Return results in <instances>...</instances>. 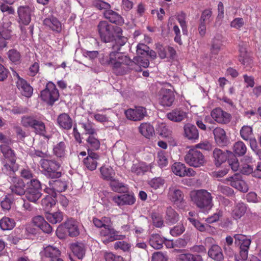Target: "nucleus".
Returning a JSON list of instances; mask_svg holds the SVG:
<instances>
[{
  "instance_id": "nucleus-1",
  "label": "nucleus",
  "mask_w": 261,
  "mask_h": 261,
  "mask_svg": "<svg viewBox=\"0 0 261 261\" xmlns=\"http://www.w3.org/2000/svg\"><path fill=\"white\" fill-rule=\"evenodd\" d=\"M116 44L112 45V50L110 52L109 57L103 54L99 55L100 63L105 66L109 65L117 75H123L126 73V69L124 68V64L132 63L129 58L123 55L119 51L121 47L126 42L125 38H118L116 40Z\"/></svg>"
},
{
  "instance_id": "nucleus-2",
  "label": "nucleus",
  "mask_w": 261,
  "mask_h": 261,
  "mask_svg": "<svg viewBox=\"0 0 261 261\" xmlns=\"http://www.w3.org/2000/svg\"><path fill=\"white\" fill-rule=\"evenodd\" d=\"M21 124L25 127H30L34 132L45 139H49L50 136L47 134L45 123L34 116H23L21 119Z\"/></svg>"
},
{
  "instance_id": "nucleus-3",
  "label": "nucleus",
  "mask_w": 261,
  "mask_h": 261,
  "mask_svg": "<svg viewBox=\"0 0 261 261\" xmlns=\"http://www.w3.org/2000/svg\"><path fill=\"white\" fill-rule=\"evenodd\" d=\"M192 201L198 208L203 211L211 209L213 204L211 194L205 190L193 191L190 193Z\"/></svg>"
},
{
  "instance_id": "nucleus-4",
  "label": "nucleus",
  "mask_w": 261,
  "mask_h": 261,
  "mask_svg": "<svg viewBox=\"0 0 261 261\" xmlns=\"http://www.w3.org/2000/svg\"><path fill=\"white\" fill-rule=\"evenodd\" d=\"M39 163L42 173L47 178L53 179L61 176L62 172L60 171L61 165L57 161L43 159Z\"/></svg>"
},
{
  "instance_id": "nucleus-5",
  "label": "nucleus",
  "mask_w": 261,
  "mask_h": 261,
  "mask_svg": "<svg viewBox=\"0 0 261 261\" xmlns=\"http://www.w3.org/2000/svg\"><path fill=\"white\" fill-rule=\"evenodd\" d=\"M59 238H63V234H68L70 237H75L79 235V223L74 219H68L63 224H61L57 229Z\"/></svg>"
},
{
  "instance_id": "nucleus-6",
  "label": "nucleus",
  "mask_w": 261,
  "mask_h": 261,
  "mask_svg": "<svg viewBox=\"0 0 261 261\" xmlns=\"http://www.w3.org/2000/svg\"><path fill=\"white\" fill-rule=\"evenodd\" d=\"M41 191L40 181L37 179H32L24 195L29 202L36 203L42 196Z\"/></svg>"
},
{
  "instance_id": "nucleus-7",
  "label": "nucleus",
  "mask_w": 261,
  "mask_h": 261,
  "mask_svg": "<svg viewBox=\"0 0 261 261\" xmlns=\"http://www.w3.org/2000/svg\"><path fill=\"white\" fill-rule=\"evenodd\" d=\"M185 161L190 166L194 168L203 166L206 163V160L203 153L195 149L189 150L185 156Z\"/></svg>"
},
{
  "instance_id": "nucleus-8",
  "label": "nucleus",
  "mask_w": 261,
  "mask_h": 261,
  "mask_svg": "<svg viewBox=\"0 0 261 261\" xmlns=\"http://www.w3.org/2000/svg\"><path fill=\"white\" fill-rule=\"evenodd\" d=\"M97 30L101 40L110 43V47H112L114 40V26L106 21H100L97 25Z\"/></svg>"
},
{
  "instance_id": "nucleus-9",
  "label": "nucleus",
  "mask_w": 261,
  "mask_h": 261,
  "mask_svg": "<svg viewBox=\"0 0 261 261\" xmlns=\"http://www.w3.org/2000/svg\"><path fill=\"white\" fill-rule=\"evenodd\" d=\"M40 97L42 100L49 105L53 106L58 100L59 93L56 85L49 82L46 85L45 89L41 91Z\"/></svg>"
},
{
  "instance_id": "nucleus-10",
  "label": "nucleus",
  "mask_w": 261,
  "mask_h": 261,
  "mask_svg": "<svg viewBox=\"0 0 261 261\" xmlns=\"http://www.w3.org/2000/svg\"><path fill=\"white\" fill-rule=\"evenodd\" d=\"M101 241L105 244L118 240H123L126 238L125 235L119 234V232L115 230L109 224L108 227L102 229L100 231Z\"/></svg>"
},
{
  "instance_id": "nucleus-11",
  "label": "nucleus",
  "mask_w": 261,
  "mask_h": 261,
  "mask_svg": "<svg viewBox=\"0 0 261 261\" xmlns=\"http://www.w3.org/2000/svg\"><path fill=\"white\" fill-rule=\"evenodd\" d=\"M168 198L179 208H182L185 206L184 193L176 186L172 185L169 187Z\"/></svg>"
},
{
  "instance_id": "nucleus-12",
  "label": "nucleus",
  "mask_w": 261,
  "mask_h": 261,
  "mask_svg": "<svg viewBox=\"0 0 261 261\" xmlns=\"http://www.w3.org/2000/svg\"><path fill=\"white\" fill-rule=\"evenodd\" d=\"M132 63L124 64V68L126 69V73L129 70H135L137 72L141 71V67L147 68L149 65V60L142 57H136L133 60L129 59Z\"/></svg>"
},
{
  "instance_id": "nucleus-13",
  "label": "nucleus",
  "mask_w": 261,
  "mask_h": 261,
  "mask_svg": "<svg viewBox=\"0 0 261 261\" xmlns=\"http://www.w3.org/2000/svg\"><path fill=\"white\" fill-rule=\"evenodd\" d=\"M34 7L29 6H20L17 10L18 22L20 24L28 25L31 20Z\"/></svg>"
},
{
  "instance_id": "nucleus-14",
  "label": "nucleus",
  "mask_w": 261,
  "mask_h": 261,
  "mask_svg": "<svg viewBox=\"0 0 261 261\" xmlns=\"http://www.w3.org/2000/svg\"><path fill=\"white\" fill-rule=\"evenodd\" d=\"M124 114L127 119L134 121H140L147 115L146 108L140 106L128 109L125 111Z\"/></svg>"
},
{
  "instance_id": "nucleus-15",
  "label": "nucleus",
  "mask_w": 261,
  "mask_h": 261,
  "mask_svg": "<svg viewBox=\"0 0 261 261\" xmlns=\"http://www.w3.org/2000/svg\"><path fill=\"white\" fill-rule=\"evenodd\" d=\"M8 180L11 184L10 189L13 194L19 196L24 194L25 184L22 179L16 176Z\"/></svg>"
},
{
  "instance_id": "nucleus-16",
  "label": "nucleus",
  "mask_w": 261,
  "mask_h": 261,
  "mask_svg": "<svg viewBox=\"0 0 261 261\" xmlns=\"http://www.w3.org/2000/svg\"><path fill=\"white\" fill-rule=\"evenodd\" d=\"M159 102L164 107H170L175 99L173 92L165 88L161 89L159 92Z\"/></svg>"
},
{
  "instance_id": "nucleus-17",
  "label": "nucleus",
  "mask_w": 261,
  "mask_h": 261,
  "mask_svg": "<svg viewBox=\"0 0 261 261\" xmlns=\"http://www.w3.org/2000/svg\"><path fill=\"white\" fill-rule=\"evenodd\" d=\"M9 28V23L0 25V49L6 47L9 41L13 39L12 31Z\"/></svg>"
},
{
  "instance_id": "nucleus-18",
  "label": "nucleus",
  "mask_w": 261,
  "mask_h": 261,
  "mask_svg": "<svg viewBox=\"0 0 261 261\" xmlns=\"http://www.w3.org/2000/svg\"><path fill=\"white\" fill-rule=\"evenodd\" d=\"M211 115L215 121L220 124H228L230 121L231 118L230 114L224 111L219 108L214 109L211 112Z\"/></svg>"
},
{
  "instance_id": "nucleus-19",
  "label": "nucleus",
  "mask_w": 261,
  "mask_h": 261,
  "mask_svg": "<svg viewBox=\"0 0 261 261\" xmlns=\"http://www.w3.org/2000/svg\"><path fill=\"white\" fill-rule=\"evenodd\" d=\"M230 181V185L240 191L246 192L248 191V187L244 180L242 179V175L239 173H236L233 175L227 178Z\"/></svg>"
},
{
  "instance_id": "nucleus-20",
  "label": "nucleus",
  "mask_w": 261,
  "mask_h": 261,
  "mask_svg": "<svg viewBox=\"0 0 261 261\" xmlns=\"http://www.w3.org/2000/svg\"><path fill=\"white\" fill-rule=\"evenodd\" d=\"M112 199L119 206L124 205H132L136 201L134 194L128 193L114 196Z\"/></svg>"
},
{
  "instance_id": "nucleus-21",
  "label": "nucleus",
  "mask_w": 261,
  "mask_h": 261,
  "mask_svg": "<svg viewBox=\"0 0 261 261\" xmlns=\"http://www.w3.org/2000/svg\"><path fill=\"white\" fill-rule=\"evenodd\" d=\"M49 188L46 189V192L49 193L51 191L53 194L56 196V192H62L67 189V184L65 181L61 180H51L48 182Z\"/></svg>"
},
{
  "instance_id": "nucleus-22",
  "label": "nucleus",
  "mask_w": 261,
  "mask_h": 261,
  "mask_svg": "<svg viewBox=\"0 0 261 261\" xmlns=\"http://www.w3.org/2000/svg\"><path fill=\"white\" fill-rule=\"evenodd\" d=\"M18 80L16 82V86L21 94L27 97H30L33 94V89L24 79L17 74Z\"/></svg>"
},
{
  "instance_id": "nucleus-23",
  "label": "nucleus",
  "mask_w": 261,
  "mask_h": 261,
  "mask_svg": "<svg viewBox=\"0 0 261 261\" xmlns=\"http://www.w3.org/2000/svg\"><path fill=\"white\" fill-rule=\"evenodd\" d=\"M184 135L189 140L196 142L199 138V132L196 126L187 123L184 126Z\"/></svg>"
},
{
  "instance_id": "nucleus-24",
  "label": "nucleus",
  "mask_w": 261,
  "mask_h": 261,
  "mask_svg": "<svg viewBox=\"0 0 261 261\" xmlns=\"http://www.w3.org/2000/svg\"><path fill=\"white\" fill-rule=\"evenodd\" d=\"M99 159L97 153L89 150L88 156L84 160V164L89 170L93 171L96 168Z\"/></svg>"
},
{
  "instance_id": "nucleus-25",
  "label": "nucleus",
  "mask_w": 261,
  "mask_h": 261,
  "mask_svg": "<svg viewBox=\"0 0 261 261\" xmlns=\"http://www.w3.org/2000/svg\"><path fill=\"white\" fill-rule=\"evenodd\" d=\"M41 253L43 256L48 258L49 261L55 260L61 255V252L58 248L50 245L45 247Z\"/></svg>"
},
{
  "instance_id": "nucleus-26",
  "label": "nucleus",
  "mask_w": 261,
  "mask_h": 261,
  "mask_svg": "<svg viewBox=\"0 0 261 261\" xmlns=\"http://www.w3.org/2000/svg\"><path fill=\"white\" fill-rule=\"evenodd\" d=\"M213 132L217 144L220 146H225L227 144L228 139L224 129L217 127L213 129Z\"/></svg>"
},
{
  "instance_id": "nucleus-27",
  "label": "nucleus",
  "mask_w": 261,
  "mask_h": 261,
  "mask_svg": "<svg viewBox=\"0 0 261 261\" xmlns=\"http://www.w3.org/2000/svg\"><path fill=\"white\" fill-rule=\"evenodd\" d=\"M167 117L170 120L179 122L187 117V114L180 108H176L167 114Z\"/></svg>"
},
{
  "instance_id": "nucleus-28",
  "label": "nucleus",
  "mask_w": 261,
  "mask_h": 261,
  "mask_svg": "<svg viewBox=\"0 0 261 261\" xmlns=\"http://www.w3.org/2000/svg\"><path fill=\"white\" fill-rule=\"evenodd\" d=\"M103 16L106 19L112 23L120 25L124 23V20L122 16L112 10H105L103 12Z\"/></svg>"
},
{
  "instance_id": "nucleus-29",
  "label": "nucleus",
  "mask_w": 261,
  "mask_h": 261,
  "mask_svg": "<svg viewBox=\"0 0 261 261\" xmlns=\"http://www.w3.org/2000/svg\"><path fill=\"white\" fill-rule=\"evenodd\" d=\"M208 256L215 261H223L224 259L221 248L216 244L211 246L207 252Z\"/></svg>"
},
{
  "instance_id": "nucleus-30",
  "label": "nucleus",
  "mask_w": 261,
  "mask_h": 261,
  "mask_svg": "<svg viewBox=\"0 0 261 261\" xmlns=\"http://www.w3.org/2000/svg\"><path fill=\"white\" fill-rule=\"evenodd\" d=\"M57 122L59 126L64 129H70L72 126V119L66 113L59 115L57 118Z\"/></svg>"
},
{
  "instance_id": "nucleus-31",
  "label": "nucleus",
  "mask_w": 261,
  "mask_h": 261,
  "mask_svg": "<svg viewBox=\"0 0 261 261\" xmlns=\"http://www.w3.org/2000/svg\"><path fill=\"white\" fill-rule=\"evenodd\" d=\"M166 241V239L158 233L151 234L148 239L149 245L155 249H161Z\"/></svg>"
},
{
  "instance_id": "nucleus-32",
  "label": "nucleus",
  "mask_w": 261,
  "mask_h": 261,
  "mask_svg": "<svg viewBox=\"0 0 261 261\" xmlns=\"http://www.w3.org/2000/svg\"><path fill=\"white\" fill-rule=\"evenodd\" d=\"M179 220V215L171 206L167 207L165 211V222L168 225L175 224Z\"/></svg>"
},
{
  "instance_id": "nucleus-33",
  "label": "nucleus",
  "mask_w": 261,
  "mask_h": 261,
  "mask_svg": "<svg viewBox=\"0 0 261 261\" xmlns=\"http://www.w3.org/2000/svg\"><path fill=\"white\" fill-rule=\"evenodd\" d=\"M3 166L2 168L3 172L9 176L8 179H11L13 177H16L15 172L17 170L18 167L16 164H10L5 160L3 161Z\"/></svg>"
},
{
  "instance_id": "nucleus-34",
  "label": "nucleus",
  "mask_w": 261,
  "mask_h": 261,
  "mask_svg": "<svg viewBox=\"0 0 261 261\" xmlns=\"http://www.w3.org/2000/svg\"><path fill=\"white\" fill-rule=\"evenodd\" d=\"M0 149L5 158L8 159L11 164L16 163V158L14 151L9 145H1Z\"/></svg>"
},
{
  "instance_id": "nucleus-35",
  "label": "nucleus",
  "mask_w": 261,
  "mask_h": 261,
  "mask_svg": "<svg viewBox=\"0 0 261 261\" xmlns=\"http://www.w3.org/2000/svg\"><path fill=\"white\" fill-rule=\"evenodd\" d=\"M70 248L73 254L79 259L84 258L86 253V247L84 244L76 242L73 243L70 246Z\"/></svg>"
},
{
  "instance_id": "nucleus-36",
  "label": "nucleus",
  "mask_w": 261,
  "mask_h": 261,
  "mask_svg": "<svg viewBox=\"0 0 261 261\" xmlns=\"http://www.w3.org/2000/svg\"><path fill=\"white\" fill-rule=\"evenodd\" d=\"M43 24L54 31L60 32L61 31V23L56 17H50L45 18L43 20Z\"/></svg>"
},
{
  "instance_id": "nucleus-37",
  "label": "nucleus",
  "mask_w": 261,
  "mask_h": 261,
  "mask_svg": "<svg viewBox=\"0 0 261 261\" xmlns=\"http://www.w3.org/2000/svg\"><path fill=\"white\" fill-rule=\"evenodd\" d=\"M246 210L247 207L244 203H238L233 207L231 216L234 219L238 220L245 215Z\"/></svg>"
},
{
  "instance_id": "nucleus-38",
  "label": "nucleus",
  "mask_w": 261,
  "mask_h": 261,
  "mask_svg": "<svg viewBox=\"0 0 261 261\" xmlns=\"http://www.w3.org/2000/svg\"><path fill=\"white\" fill-rule=\"evenodd\" d=\"M214 162L217 167H219L227 160V154L222 150L215 148L213 151Z\"/></svg>"
},
{
  "instance_id": "nucleus-39",
  "label": "nucleus",
  "mask_w": 261,
  "mask_h": 261,
  "mask_svg": "<svg viewBox=\"0 0 261 261\" xmlns=\"http://www.w3.org/2000/svg\"><path fill=\"white\" fill-rule=\"evenodd\" d=\"M177 261H203L200 255L191 253H180L176 256Z\"/></svg>"
},
{
  "instance_id": "nucleus-40",
  "label": "nucleus",
  "mask_w": 261,
  "mask_h": 261,
  "mask_svg": "<svg viewBox=\"0 0 261 261\" xmlns=\"http://www.w3.org/2000/svg\"><path fill=\"white\" fill-rule=\"evenodd\" d=\"M139 132L145 137L150 138L154 133L153 127L148 123H142L139 127Z\"/></svg>"
},
{
  "instance_id": "nucleus-41",
  "label": "nucleus",
  "mask_w": 261,
  "mask_h": 261,
  "mask_svg": "<svg viewBox=\"0 0 261 261\" xmlns=\"http://www.w3.org/2000/svg\"><path fill=\"white\" fill-rule=\"evenodd\" d=\"M110 185L112 190L116 192L126 193L128 191V188L125 185L114 178L110 180Z\"/></svg>"
},
{
  "instance_id": "nucleus-42",
  "label": "nucleus",
  "mask_w": 261,
  "mask_h": 261,
  "mask_svg": "<svg viewBox=\"0 0 261 261\" xmlns=\"http://www.w3.org/2000/svg\"><path fill=\"white\" fill-rule=\"evenodd\" d=\"M88 152L98 150L100 147V141L94 135L89 136L86 140Z\"/></svg>"
},
{
  "instance_id": "nucleus-43",
  "label": "nucleus",
  "mask_w": 261,
  "mask_h": 261,
  "mask_svg": "<svg viewBox=\"0 0 261 261\" xmlns=\"http://www.w3.org/2000/svg\"><path fill=\"white\" fill-rule=\"evenodd\" d=\"M54 154L58 158H64L66 154V145L64 142L61 141L54 145Z\"/></svg>"
},
{
  "instance_id": "nucleus-44",
  "label": "nucleus",
  "mask_w": 261,
  "mask_h": 261,
  "mask_svg": "<svg viewBox=\"0 0 261 261\" xmlns=\"http://www.w3.org/2000/svg\"><path fill=\"white\" fill-rule=\"evenodd\" d=\"M56 196L46 195L41 200V205L43 208L46 211H49L56 204Z\"/></svg>"
},
{
  "instance_id": "nucleus-45",
  "label": "nucleus",
  "mask_w": 261,
  "mask_h": 261,
  "mask_svg": "<svg viewBox=\"0 0 261 261\" xmlns=\"http://www.w3.org/2000/svg\"><path fill=\"white\" fill-rule=\"evenodd\" d=\"M15 225L14 219L9 217H4L0 220V228L3 230H9L12 229Z\"/></svg>"
},
{
  "instance_id": "nucleus-46",
  "label": "nucleus",
  "mask_w": 261,
  "mask_h": 261,
  "mask_svg": "<svg viewBox=\"0 0 261 261\" xmlns=\"http://www.w3.org/2000/svg\"><path fill=\"white\" fill-rule=\"evenodd\" d=\"M172 172L177 176L185 177L186 173V165L180 162L174 163L172 166Z\"/></svg>"
},
{
  "instance_id": "nucleus-47",
  "label": "nucleus",
  "mask_w": 261,
  "mask_h": 261,
  "mask_svg": "<svg viewBox=\"0 0 261 261\" xmlns=\"http://www.w3.org/2000/svg\"><path fill=\"white\" fill-rule=\"evenodd\" d=\"M45 217L46 219L52 224L60 223L63 219V214L61 212L46 213Z\"/></svg>"
},
{
  "instance_id": "nucleus-48",
  "label": "nucleus",
  "mask_w": 261,
  "mask_h": 261,
  "mask_svg": "<svg viewBox=\"0 0 261 261\" xmlns=\"http://www.w3.org/2000/svg\"><path fill=\"white\" fill-rule=\"evenodd\" d=\"M156 161L160 168H163L167 167L168 164L167 153L163 150L159 151L157 154Z\"/></svg>"
},
{
  "instance_id": "nucleus-49",
  "label": "nucleus",
  "mask_w": 261,
  "mask_h": 261,
  "mask_svg": "<svg viewBox=\"0 0 261 261\" xmlns=\"http://www.w3.org/2000/svg\"><path fill=\"white\" fill-rule=\"evenodd\" d=\"M247 151L245 144L242 141L236 142L233 146V151L236 155L243 156Z\"/></svg>"
},
{
  "instance_id": "nucleus-50",
  "label": "nucleus",
  "mask_w": 261,
  "mask_h": 261,
  "mask_svg": "<svg viewBox=\"0 0 261 261\" xmlns=\"http://www.w3.org/2000/svg\"><path fill=\"white\" fill-rule=\"evenodd\" d=\"M14 202V197L12 194L6 195L1 202V207L4 211H9Z\"/></svg>"
},
{
  "instance_id": "nucleus-51",
  "label": "nucleus",
  "mask_w": 261,
  "mask_h": 261,
  "mask_svg": "<svg viewBox=\"0 0 261 261\" xmlns=\"http://www.w3.org/2000/svg\"><path fill=\"white\" fill-rule=\"evenodd\" d=\"M153 225L156 228H162L164 226V221L161 215L157 213L150 214Z\"/></svg>"
},
{
  "instance_id": "nucleus-52",
  "label": "nucleus",
  "mask_w": 261,
  "mask_h": 261,
  "mask_svg": "<svg viewBox=\"0 0 261 261\" xmlns=\"http://www.w3.org/2000/svg\"><path fill=\"white\" fill-rule=\"evenodd\" d=\"M79 125L84 129L86 134H88L90 136L96 135L93 123L87 121L85 122H80Z\"/></svg>"
},
{
  "instance_id": "nucleus-53",
  "label": "nucleus",
  "mask_w": 261,
  "mask_h": 261,
  "mask_svg": "<svg viewBox=\"0 0 261 261\" xmlns=\"http://www.w3.org/2000/svg\"><path fill=\"white\" fill-rule=\"evenodd\" d=\"M100 171L101 176L104 179L111 180L114 178L115 172L113 169L110 167H101L100 169Z\"/></svg>"
},
{
  "instance_id": "nucleus-54",
  "label": "nucleus",
  "mask_w": 261,
  "mask_h": 261,
  "mask_svg": "<svg viewBox=\"0 0 261 261\" xmlns=\"http://www.w3.org/2000/svg\"><path fill=\"white\" fill-rule=\"evenodd\" d=\"M148 170V167L144 163L134 164L131 168L132 172L137 175L144 173Z\"/></svg>"
},
{
  "instance_id": "nucleus-55",
  "label": "nucleus",
  "mask_w": 261,
  "mask_h": 261,
  "mask_svg": "<svg viewBox=\"0 0 261 261\" xmlns=\"http://www.w3.org/2000/svg\"><path fill=\"white\" fill-rule=\"evenodd\" d=\"M93 223L97 227L105 228L107 226H109V224H111V220L108 217H103L101 219L94 218Z\"/></svg>"
},
{
  "instance_id": "nucleus-56",
  "label": "nucleus",
  "mask_w": 261,
  "mask_h": 261,
  "mask_svg": "<svg viewBox=\"0 0 261 261\" xmlns=\"http://www.w3.org/2000/svg\"><path fill=\"white\" fill-rule=\"evenodd\" d=\"M8 57L10 60L15 64H18L20 61L21 55L20 53L15 49H12L8 51Z\"/></svg>"
},
{
  "instance_id": "nucleus-57",
  "label": "nucleus",
  "mask_w": 261,
  "mask_h": 261,
  "mask_svg": "<svg viewBox=\"0 0 261 261\" xmlns=\"http://www.w3.org/2000/svg\"><path fill=\"white\" fill-rule=\"evenodd\" d=\"M186 14L182 12L179 15L177 16V19L181 28L183 34L187 35L188 29L187 23L186 21Z\"/></svg>"
},
{
  "instance_id": "nucleus-58",
  "label": "nucleus",
  "mask_w": 261,
  "mask_h": 261,
  "mask_svg": "<svg viewBox=\"0 0 261 261\" xmlns=\"http://www.w3.org/2000/svg\"><path fill=\"white\" fill-rule=\"evenodd\" d=\"M252 134V128L250 126L244 125L240 130V135L244 140H248Z\"/></svg>"
},
{
  "instance_id": "nucleus-59",
  "label": "nucleus",
  "mask_w": 261,
  "mask_h": 261,
  "mask_svg": "<svg viewBox=\"0 0 261 261\" xmlns=\"http://www.w3.org/2000/svg\"><path fill=\"white\" fill-rule=\"evenodd\" d=\"M222 45V41L218 39L215 38L212 41L211 47V52L212 54L217 55L220 51Z\"/></svg>"
},
{
  "instance_id": "nucleus-60",
  "label": "nucleus",
  "mask_w": 261,
  "mask_h": 261,
  "mask_svg": "<svg viewBox=\"0 0 261 261\" xmlns=\"http://www.w3.org/2000/svg\"><path fill=\"white\" fill-rule=\"evenodd\" d=\"M114 247L116 250H121L123 252H128L131 247L129 243L124 241H117L114 244Z\"/></svg>"
},
{
  "instance_id": "nucleus-61",
  "label": "nucleus",
  "mask_w": 261,
  "mask_h": 261,
  "mask_svg": "<svg viewBox=\"0 0 261 261\" xmlns=\"http://www.w3.org/2000/svg\"><path fill=\"white\" fill-rule=\"evenodd\" d=\"M188 220L194 227L200 231H204L210 226L208 225H204L194 218H188Z\"/></svg>"
},
{
  "instance_id": "nucleus-62",
  "label": "nucleus",
  "mask_w": 261,
  "mask_h": 261,
  "mask_svg": "<svg viewBox=\"0 0 261 261\" xmlns=\"http://www.w3.org/2000/svg\"><path fill=\"white\" fill-rule=\"evenodd\" d=\"M165 183V180L161 177H155L151 179L148 182L149 185L153 189L156 190L163 186Z\"/></svg>"
},
{
  "instance_id": "nucleus-63",
  "label": "nucleus",
  "mask_w": 261,
  "mask_h": 261,
  "mask_svg": "<svg viewBox=\"0 0 261 261\" xmlns=\"http://www.w3.org/2000/svg\"><path fill=\"white\" fill-rule=\"evenodd\" d=\"M158 132L159 135L164 138H170L172 135V131L164 124L159 126Z\"/></svg>"
},
{
  "instance_id": "nucleus-64",
  "label": "nucleus",
  "mask_w": 261,
  "mask_h": 261,
  "mask_svg": "<svg viewBox=\"0 0 261 261\" xmlns=\"http://www.w3.org/2000/svg\"><path fill=\"white\" fill-rule=\"evenodd\" d=\"M239 60L244 66L247 70H249L251 67L252 60L248 54L244 56V57H239Z\"/></svg>"
}]
</instances>
